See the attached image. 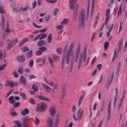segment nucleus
<instances>
[{
	"label": "nucleus",
	"instance_id": "obj_27",
	"mask_svg": "<svg viewBox=\"0 0 127 127\" xmlns=\"http://www.w3.org/2000/svg\"><path fill=\"white\" fill-rule=\"evenodd\" d=\"M105 101L104 100H102L101 103V106L100 109V111L101 112H102L104 109V108L105 103Z\"/></svg>",
	"mask_w": 127,
	"mask_h": 127
},
{
	"label": "nucleus",
	"instance_id": "obj_41",
	"mask_svg": "<svg viewBox=\"0 0 127 127\" xmlns=\"http://www.w3.org/2000/svg\"><path fill=\"white\" fill-rule=\"evenodd\" d=\"M118 92L117 90V88H116L115 89V95L114 96V98L117 99L118 97Z\"/></svg>",
	"mask_w": 127,
	"mask_h": 127
},
{
	"label": "nucleus",
	"instance_id": "obj_23",
	"mask_svg": "<svg viewBox=\"0 0 127 127\" xmlns=\"http://www.w3.org/2000/svg\"><path fill=\"white\" fill-rule=\"evenodd\" d=\"M48 60H49L51 66L52 67H55V65L54 64V61H53V59L51 58L48 57Z\"/></svg>",
	"mask_w": 127,
	"mask_h": 127
},
{
	"label": "nucleus",
	"instance_id": "obj_17",
	"mask_svg": "<svg viewBox=\"0 0 127 127\" xmlns=\"http://www.w3.org/2000/svg\"><path fill=\"white\" fill-rule=\"evenodd\" d=\"M10 114L12 117H15L17 115V114L13 108H11L10 109Z\"/></svg>",
	"mask_w": 127,
	"mask_h": 127
},
{
	"label": "nucleus",
	"instance_id": "obj_48",
	"mask_svg": "<svg viewBox=\"0 0 127 127\" xmlns=\"http://www.w3.org/2000/svg\"><path fill=\"white\" fill-rule=\"evenodd\" d=\"M22 52H25L28 51L29 50V49L27 47H24L22 50Z\"/></svg>",
	"mask_w": 127,
	"mask_h": 127
},
{
	"label": "nucleus",
	"instance_id": "obj_4",
	"mask_svg": "<svg viewBox=\"0 0 127 127\" xmlns=\"http://www.w3.org/2000/svg\"><path fill=\"white\" fill-rule=\"evenodd\" d=\"M86 59V55L83 54V53H81L80 58L79 60L78 64V69H79L81 66L82 63V60H83V62H85V61Z\"/></svg>",
	"mask_w": 127,
	"mask_h": 127
},
{
	"label": "nucleus",
	"instance_id": "obj_59",
	"mask_svg": "<svg viewBox=\"0 0 127 127\" xmlns=\"http://www.w3.org/2000/svg\"><path fill=\"white\" fill-rule=\"evenodd\" d=\"M46 1L48 2L53 3H55L57 1V0H46Z\"/></svg>",
	"mask_w": 127,
	"mask_h": 127
},
{
	"label": "nucleus",
	"instance_id": "obj_61",
	"mask_svg": "<svg viewBox=\"0 0 127 127\" xmlns=\"http://www.w3.org/2000/svg\"><path fill=\"white\" fill-rule=\"evenodd\" d=\"M32 24L34 27H35L36 28H41L42 27V26H39L36 25L35 24V23L34 22H33Z\"/></svg>",
	"mask_w": 127,
	"mask_h": 127
},
{
	"label": "nucleus",
	"instance_id": "obj_5",
	"mask_svg": "<svg viewBox=\"0 0 127 127\" xmlns=\"http://www.w3.org/2000/svg\"><path fill=\"white\" fill-rule=\"evenodd\" d=\"M67 48V46L65 47V48L64 49V52L63 54L62 57V62L61 63V69H63L64 67V64L65 63L64 60L65 59L66 55H65V53L66 52Z\"/></svg>",
	"mask_w": 127,
	"mask_h": 127
},
{
	"label": "nucleus",
	"instance_id": "obj_60",
	"mask_svg": "<svg viewBox=\"0 0 127 127\" xmlns=\"http://www.w3.org/2000/svg\"><path fill=\"white\" fill-rule=\"evenodd\" d=\"M18 72L21 74H22L23 73V69L22 67L19 68L18 71Z\"/></svg>",
	"mask_w": 127,
	"mask_h": 127
},
{
	"label": "nucleus",
	"instance_id": "obj_31",
	"mask_svg": "<svg viewBox=\"0 0 127 127\" xmlns=\"http://www.w3.org/2000/svg\"><path fill=\"white\" fill-rule=\"evenodd\" d=\"M32 89L35 91L37 92L38 91V88L37 85L34 84L32 87Z\"/></svg>",
	"mask_w": 127,
	"mask_h": 127
},
{
	"label": "nucleus",
	"instance_id": "obj_13",
	"mask_svg": "<svg viewBox=\"0 0 127 127\" xmlns=\"http://www.w3.org/2000/svg\"><path fill=\"white\" fill-rule=\"evenodd\" d=\"M37 96L38 98L42 100L50 101V100L47 97L40 95H37Z\"/></svg>",
	"mask_w": 127,
	"mask_h": 127
},
{
	"label": "nucleus",
	"instance_id": "obj_54",
	"mask_svg": "<svg viewBox=\"0 0 127 127\" xmlns=\"http://www.w3.org/2000/svg\"><path fill=\"white\" fill-rule=\"evenodd\" d=\"M96 68L98 69L99 71H100L101 67H102V65L101 64H99L96 65Z\"/></svg>",
	"mask_w": 127,
	"mask_h": 127
},
{
	"label": "nucleus",
	"instance_id": "obj_7",
	"mask_svg": "<svg viewBox=\"0 0 127 127\" xmlns=\"http://www.w3.org/2000/svg\"><path fill=\"white\" fill-rule=\"evenodd\" d=\"M16 59L18 62L21 63H23L25 61V58L24 55H22L17 56Z\"/></svg>",
	"mask_w": 127,
	"mask_h": 127
},
{
	"label": "nucleus",
	"instance_id": "obj_62",
	"mask_svg": "<svg viewBox=\"0 0 127 127\" xmlns=\"http://www.w3.org/2000/svg\"><path fill=\"white\" fill-rule=\"evenodd\" d=\"M97 105V103L95 102L94 104L93 107V110L94 111L96 109V106Z\"/></svg>",
	"mask_w": 127,
	"mask_h": 127
},
{
	"label": "nucleus",
	"instance_id": "obj_25",
	"mask_svg": "<svg viewBox=\"0 0 127 127\" xmlns=\"http://www.w3.org/2000/svg\"><path fill=\"white\" fill-rule=\"evenodd\" d=\"M81 110V108H80L78 110L77 112V114L78 117L80 116V118H81L82 116L83 111V110H82V112L81 113H80Z\"/></svg>",
	"mask_w": 127,
	"mask_h": 127
},
{
	"label": "nucleus",
	"instance_id": "obj_10",
	"mask_svg": "<svg viewBox=\"0 0 127 127\" xmlns=\"http://www.w3.org/2000/svg\"><path fill=\"white\" fill-rule=\"evenodd\" d=\"M19 82L20 84L26 85L27 81L26 78L23 76H21L19 80Z\"/></svg>",
	"mask_w": 127,
	"mask_h": 127
},
{
	"label": "nucleus",
	"instance_id": "obj_30",
	"mask_svg": "<svg viewBox=\"0 0 127 127\" xmlns=\"http://www.w3.org/2000/svg\"><path fill=\"white\" fill-rule=\"evenodd\" d=\"M52 40V34H49L47 38V41L48 43H50L51 42Z\"/></svg>",
	"mask_w": 127,
	"mask_h": 127
},
{
	"label": "nucleus",
	"instance_id": "obj_16",
	"mask_svg": "<svg viewBox=\"0 0 127 127\" xmlns=\"http://www.w3.org/2000/svg\"><path fill=\"white\" fill-rule=\"evenodd\" d=\"M60 115L59 114H57L56 115V119L55 122V125L58 126L60 121Z\"/></svg>",
	"mask_w": 127,
	"mask_h": 127
},
{
	"label": "nucleus",
	"instance_id": "obj_6",
	"mask_svg": "<svg viewBox=\"0 0 127 127\" xmlns=\"http://www.w3.org/2000/svg\"><path fill=\"white\" fill-rule=\"evenodd\" d=\"M23 120V126L24 127H26L30 123L29 122V117L28 116H26L22 118Z\"/></svg>",
	"mask_w": 127,
	"mask_h": 127
},
{
	"label": "nucleus",
	"instance_id": "obj_12",
	"mask_svg": "<svg viewBox=\"0 0 127 127\" xmlns=\"http://www.w3.org/2000/svg\"><path fill=\"white\" fill-rule=\"evenodd\" d=\"M15 82H14L13 81H8L6 82V83L10 87L13 88L17 85V84L15 83Z\"/></svg>",
	"mask_w": 127,
	"mask_h": 127
},
{
	"label": "nucleus",
	"instance_id": "obj_46",
	"mask_svg": "<svg viewBox=\"0 0 127 127\" xmlns=\"http://www.w3.org/2000/svg\"><path fill=\"white\" fill-rule=\"evenodd\" d=\"M110 9L109 8L107 9L106 11V17H110L109 16L110 13Z\"/></svg>",
	"mask_w": 127,
	"mask_h": 127
},
{
	"label": "nucleus",
	"instance_id": "obj_1",
	"mask_svg": "<svg viewBox=\"0 0 127 127\" xmlns=\"http://www.w3.org/2000/svg\"><path fill=\"white\" fill-rule=\"evenodd\" d=\"M73 44L71 43L70 44L69 48L65 56L66 63L68 64L70 60V57H71V61L70 64V68L72 71L73 68V62L74 59V57L72 53V47L73 46Z\"/></svg>",
	"mask_w": 127,
	"mask_h": 127
},
{
	"label": "nucleus",
	"instance_id": "obj_3",
	"mask_svg": "<svg viewBox=\"0 0 127 127\" xmlns=\"http://www.w3.org/2000/svg\"><path fill=\"white\" fill-rule=\"evenodd\" d=\"M37 106L36 110L38 112H41L45 111L47 106L46 103L44 102H42L41 105Z\"/></svg>",
	"mask_w": 127,
	"mask_h": 127
},
{
	"label": "nucleus",
	"instance_id": "obj_42",
	"mask_svg": "<svg viewBox=\"0 0 127 127\" xmlns=\"http://www.w3.org/2000/svg\"><path fill=\"white\" fill-rule=\"evenodd\" d=\"M34 124L36 125H38L39 123V120L37 118H35V120L34 121Z\"/></svg>",
	"mask_w": 127,
	"mask_h": 127
},
{
	"label": "nucleus",
	"instance_id": "obj_55",
	"mask_svg": "<svg viewBox=\"0 0 127 127\" xmlns=\"http://www.w3.org/2000/svg\"><path fill=\"white\" fill-rule=\"evenodd\" d=\"M13 10L15 12H20V10L18 9L15 8V7H13L12 8Z\"/></svg>",
	"mask_w": 127,
	"mask_h": 127
},
{
	"label": "nucleus",
	"instance_id": "obj_21",
	"mask_svg": "<svg viewBox=\"0 0 127 127\" xmlns=\"http://www.w3.org/2000/svg\"><path fill=\"white\" fill-rule=\"evenodd\" d=\"M78 15V12L73 11V16L72 17V21L74 22L76 21Z\"/></svg>",
	"mask_w": 127,
	"mask_h": 127
},
{
	"label": "nucleus",
	"instance_id": "obj_28",
	"mask_svg": "<svg viewBox=\"0 0 127 127\" xmlns=\"http://www.w3.org/2000/svg\"><path fill=\"white\" fill-rule=\"evenodd\" d=\"M32 50H31L29 52L27 53V57L28 58H29L32 56Z\"/></svg>",
	"mask_w": 127,
	"mask_h": 127
},
{
	"label": "nucleus",
	"instance_id": "obj_19",
	"mask_svg": "<svg viewBox=\"0 0 127 127\" xmlns=\"http://www.w3.org/2000/svg\"><path fill=\"white\" fill-rule=\"evenodd\" d=\"M42 85L44 87V88L45 89V91L46 92H50V88L47 85L42 83Z\"/></svg>",
	"mask_w": 127,
	"mask_h": 127
},
{
	"label": "nucleus",
	"instance_id": "obj_56",
	"mask_svg": "<svg viewBox=\"0 0 127 127\" xmlns=\"http://www.w3.org/2000/svg\"><path fill=\"white\" fill-rule=\"evenodd\" d=\"M62 49V48L61 47L57 48L56 49V52L57 53L60 54H61L62 52L61 51Z\"/></svg>",
	"mask_w": 127,
	"mask_h": 127
},
{
	"label": "nucleus",
	"instance_id": "obj_9",
	"mask_svg": "<svg viewBox=\"0 0 127 127\" xmlns=\"http://www.w3.org/2000/svg\"><path fill=\"white\" fill-rule=\"evenodd\" d=\"M77 0H70L69 1V6L70 9L73 10L74 8V3Z\"/></svg>",
	"mask_w": 127,
	"mask_h": 127
},
{
	"label": "nucleus",
	"instance_id": "obj_34",
	"mask_svg": "<svg viewBox=\"0 0 127 127\" xmlns=\"http://www.w3.org/2000/svg\"><path fill=\"white\" fill-rule=\"evenodd\" d=\"M38 49L42 52V53L43 52H45L47 50L46 48L45 47H42L39 48Z\"/></svg>",
	"mask_w": 127,
	"mask_h": 127
},
{
	"label": "nucleus",
	"instance_id": "obj_45",
	"mask_svg": "<svg viewBox=\"0 0 127 127\" xmlns=\"http://www.w3.org/2000/svg\"><path fill=\"white\" fill-rule=\"evenodd\" d=\"M59 11V9L58 8H55L53 10V15L54 16L57 15L58 11Z\"/></svg>",
	"mask_w": 127,
	"mask_h": 127
},
{
	"label": "nucleus",
	"instance_id": "obj_33",
	"mask_svg": "<svg viewBox=\"0 0 127 127\" xmlns=\"http://www.w3.org/2000/svg\"><path fill=\"white\" fill-rule=\"evenodd\" d=\"M112 100H110L109 102L107 108V111H111V108Z\"/></svg>",
	"mask_w": 127,
	"mask_h": 127
},
{
	"label": "nucleus",
	"instance_id": "obj_39",
	"mask_svg": "<svg viewBox=\"0 0 127 127\" xmlns=\"http://www.w3.org/2000/svg\"><path fill=\"white\" fill-rule=\"evenodd\" d=\"M0 13L1 14H4L5 13V10L2 5H1L0 6Z\"/></svg>",
	"mask_w": 127,
	"mask_h": 127
},
{
	"label": "nucleus",
	"instance_id": "obj_32",
	"mask_svg": "<svg viewBox=\"0 0 127 127\" xmlns=\"http://www.w3.org/2000/svg\"><path fill=\"white\" fill-rule=\"evenodd\" d=\"M20 95L23 98V100H25L26 98V95L25 93L21 92L20 93Z\"/></svg>",
	"mask_w": 127,
	"mask_h": 127
},
{
	"label": "nucleus",
	"instance_id": "obj_37",
	"mask_svg": "<svg viewBox=\"0 0 127 127\" xmlns=\"http://www.w3.org/2000/svg\"><path fill=\"white\" fill-rule=\"evenodd\" d=\"M14 122L16 124L18 127H21L22 125L18 121H15Z\"/></svg>",
	"mask_w": 127,
	"mask_h": 127
},
{
	"label": "nucleus",
	"instance_id": "obj_8",
	"mask_svg": "<svg viewBox=\"0 0 127 127\" xmlns=\"http://www.w3.org/2000/svg\"><path fill=\"white\" fill-rule=\"evenodd\" d=\"M53 118H48L47 121L46 127H52Z\"/></svg>",
	"mask_w": 127,
	"mask_h": 127
},
{
	"label": "nucleus",
	"instance_id": "obj_14",
	"mask_svg": "<svg viewBox=\"0 0 127 127\" xmlns=\"http://www.w3.org/2000/svg\"><path fill=\"white\" fill-rule=\"evenodd\" d=\"M29 113V110L27 108H25L24 110L21 111V114L23 116H25Z\"/></svg>",
	"mask_w": 127,
	"mask_h": 127
},
{
	"label": "nucleus",
	"instance_id": "obj_22",
	"mask_svg": "<svg viewBox=\"0 0 127 127\" xmlns=\"http://www.w3.org/2000/svg\"><path fill=\"white\" fill-rule=\"evenodd\" d=\"M28 40V38H27L23 39L19 44V47L22 46Z\"/></svg>",
	"mask_w": 127,
	"mask_h": 127
},
{
	"label": "nucleus",
	"instance_id": "obj_63",
	"mask_svg": "<svg viewBox=\"0 0 127 127\" xmlns=\"http://www.w3.org/2000/svg\"><path fill=\"white\" fill-rule=\"evenodd\" d=\"M50 18V16L48 15L45 18V21L47 22H48Z\"/></svg>",
	"mask_w": 127,
	"mask_h": 127
},
{
	"label": "nucleus",
	"instance_id": "obj_64",
	"mask_svg": "<svg viewBox=\"0 0 127 127\" xmlns=\"http://www.w3.org/2000/svg\"><path fill=\"white\" fill-rule=\"evenodd\" d=\"M13 75L14 77L15 78H18V75L16 72L14 71L13 73Z\"/></svg>",
	"mask_w": 127,
	"mask_h": 127
},
{
	"label": "nucleus",
	"instance_id": "obj_49",
	"mask_svg": "<svg viewBox=\"0 0 127 127\" xmlns=\"http://www.w3.org/2000/svg\"><path fill=\"white\" fill-rule=\"evenodd\" d=\"M58 30L62 29L64 28L63 24H61L60 26H58L57 27Z\"/></svg>",
	"mask_w": 127,
	"mask_h": 127
},
{
	"label": "nucleus",
	"instance_id": "obj_24",
	"mask_svg": "<svg viewBox=\"0 0 127 127\" xmlns=\"http://www.w3.org/2000/svg\"><path fill=\"white\" fill-rule=\"evenodd\" d=\"M14 96H11L9 98V102L11 104H12L15 102V101L14 99Z\"/></svg>",
	"mask_w": 127,
	"mask_h": 127
},
{
	"label": "nucleus",
	"instance_id": "obj_44",
	"mask_svg": "<svg viewBox=\"0 0 127 127\" xmlns=\"http://www.w3.org/2000/svg\"><path fill=\"white\" fill-rule=\"evenodd\" d=\"M20 105V103L18 102H16L13 105V106L14 107H16L19 106Z\"/></svg>",
	"mask_w": 127,
	"mask_h": 127
},
{
	"label": "nucleus",
	"instance_id": "obj_58",
	"mask_svg": "<svg viewBox=\"0 0 127 127\" xmlns=\"http://www.w3.org/2000/svg\"><path fill=\"white\" fill-rule=\"evenodd\" d=\"M47 36V35L46 34H44L42 35L39 38V39L40 40L43 39L45 38Z\"/></svg>",
	"mask_w": 127,
	"mask_h": 127
},
{
	"label": "nucleus",
	"instance_id": "obj_52",
	"mask_svg": "<svg viewBox=\"0 0 127 127\" xmlns=\"http://www.w3.org/2000/svg\"><path fill=\"white\" fill-rule=\"evenodd\" d=\"M96 59V57H95L93 59L91 63V65L92 66L93 65L94 63L95 62V60Z\"/></svg>",
	"mask_w": 127,
	"mask_h": 127
},
{
	"label": "nucleus",
	"instance_id": "obj_43",
	"mask_svg": "<svg viewBox=\"0 0 127 127\" xmlns=\"http://www.w3.org/2000/svg\"><path fill=\"white\" fill-rule=\"evenodd\" d=\"M29 101L31 104L33 105L35 104V101L33 98H30Z\"/></svg>",
	"mask_w": 127,
	"mask_h": 127
},
{
	"label": "nucleus",
	"instance_id": "obj_2",
	"mask_svg": "<svg viewBox=\"0 0 127 127\" xmlns=\"http://www.w3.org/2000/svg\"><path fill=\"white\" fill-rule=\"evenodd\" d=\"M85 20V10L83 9L80 11L79 17V21H80L81 27L83 28L84 25Z\"/></svg>",
	"mask_w": 127,
	"mask_h": 127
},
{
	"label": "nucleus",
	"instance_id": "obj_38",
	"mask_svg": "<svg viewBox=\"0 0 127 127\" xmlns=\"http://www.w3.org/2000/svg\"><path fill=\"white\" fill-rule=\"evenodd\" d=\"M5 17L4 16L2 15H1V24H5Z\"/></svg>",
	"mask_w": 127,
	"mask_h": 127
},
{
	"label": "nucleus",
	"instance_id": "obj_57",
	"mask_svg": "<svg viewBox=\"0 0 127 127\" xmlns=\"http://www.w3.org/2000/svg\"><path fill=\"white\" fill-rule=\"evenodd\" d=\"M87 46L86 44V45H85V47L84 48V50L83 52V54L86 55V50L87 49Z\"/></svg>",
	"mask_w": 127,
	"mask_h": 127
},
{
	"label": "nucleus",
	"instance_id": "obj_29",
	"mask_svg": "<svg viewBox=\"0 0 127 127\" xmlns=\"http://www.w3.org/2000/svg\"><path fill=\"white\" fill-rule=\"evenodd\" d=\"M112 80H110L109 79H108L106 83V88H108V86H109L110 84H111L112 82Z\"/></svg>",
	"mask_w": 127,
	"mask_h": 127
},
{
	"label": "nucleus",
	"instance_id": "obj_11",
	"mask_svg": "<svg viewBox=\"0 0 127 127\" xmlns=\"http://www.w3.org/2000/svg\"><path fill=\"white\" fill-rule=\"evenodd\" d=\"M49 112L51 116H54L56 113L55 108L54 107H52L49 109Z\"/></svg>",
	"mask_w": 127,
	"mask_h": 127
},
{
	"label": "nucleus",
	"instance_id": "obj_36",
	"mask_svg": "<svg viewBox=\"0 0 127 127\" xmlns=\"http://www.w3.org/2000/svg\"><path fill=\"white\" fill-rule=\"evenodd\" d=\"M68 20L67 19H64L61 23L62 24H64L65 25H66L68 22Z\"/></svg>",
	"mask_w": 127,
	"mask_h": 127
},
{
	"label": "nucleus",
	"instance_id": "obj_26",
	"mask_svg": "<svg viewBox=\"0 0 127 127\" xmlns=\"http://www.w3.org/2000/svg\"><path fill=\"white\" fill-rule=\"evenodd\" d=\"M44 43V41L43 40H40L38 41L37 44L38 46H43Z\"/></svg>",
	"mask_w": 127,
	"mask_h": 127
},
{
	"label": "nucleus",
	"instance_id": "obj_15",
	"mask_svg": "<svg viewBox=\"0 0 127 127\" xmlns=\"http://www.w3.org/2000/svg\"><path fill=\"white\" fill-rule=\"evenodd\" d=\"M85 95V93L84 92V93L81 96L78 103V106H79L80 105L81 102L83 100Z\"/></svg>",
	"mask_w": 127,
	"mask_h": 127
},
{
	"label": "nucleus",
	"instance_id": "obj_18",
	"mask_svg": "<svg viewBox=\"0 0 127 127\" xmlns=\"http://www.w3.org/2000/svg\"><path fill=\"white\" fill-rule=\"evenodd\" d=\"M6 21L7 22L6 24V29L5 30V31L7 32H11V31L9 30V21L8 20H7Z\"/></svg>",
	"mask_w": 127,
	"mask_h": 127
},
{
	"label": "nucleus",
	"instance_id": "obj_40",
	"mask_svg": "<svg viewBox=\"0 0 127 127\" xmlns=\"http://www.w3.org/2000/svg\"><path fill=\"white\" fill-rule=\"evenodd\" d=\"M108 114L107 116L106 119L107 121L109 120L111 117L110 113L111 111H107Z\"/></svg>",
	"mask_w": 127,
	"mask_h": 127
},
{
	"label": "nucleus",
	"instance_id": "obj_53",
	"mask_svg": "<svg viewBox=\"0 0 127 127\" xmlns=\"http://www.w3.org/2000/svg\"><path fill=\"white\" fill-rule=\"evenodd\" d=\"M33 61L32 60H31L30 62L29 65L31 67H33Z\"/></svg>",
	"mask_w": 127,
	"mask_h": 127
},
{
	"label": "nucleus",
	"instance_id": "obj_51",
	"mask_svg": "<svg viewBox=\"0 0 127 127\" xmlns=\"http://www.w3.org/2000/svg\"><path fill=\"white\" fill-rule=\"evenodd\" d=\"M53 59L56 62L57 60L59 58V57L56 55H53Z\"/></svg>",
	"mask_w": 127,
	"mask_h": 127
},
{
	"label": "nucleus",
	"instance_id": "obj_35",
	"mask_svg": "<svg viewBox=\"0 0 127 127\" xmlns=\"http://www.w3.org/2000/svg\"><path fill=\"white\" fill-rule=\"evenodd\" d=\"M14 45V44H11V43H8L7 47V50H9Z\"/></svg>",
	"mask_w": 127,
	"mask_h": 127
},
{
	"label": "nucleus",
	"instance_id": "obj_20",
	"mask_svg": "<svg viewBox=\"0 0 127 127\" xmlns=\"http://www.w3.org/2000/svg\"><path fill=\"white\" fill-rule=\"evenodd\" d=\"M109 46V43L108 41L105 42L104 44V51L107 50Z\"/></svg>",
	"mask_w": 127,
	"mask_h": 127
},
{
	"label": "nucleus",
	"instance_id": "obj_50",
	"mask_svg": "<svg viewBox=\"0 0 127 127\" xmlns=\"http://www.w3.org/2000/svg\"><path fill=\"white\" fill-rule=\"evenodd\" d=\"M42 54V52L40 50L36 51L35 53V54L37 56L40 55H41Z\"/></svg>",
	"mask_w": 127,
	"mask_h": 127
},
{
	"label": "nucleus",
	"instance_id": "obj_47",
	"mask_svg": "<svg viewBox=\"0 0 127 127\" xmlns=\"http://www.w3.org/2000/svg\"><path fill=\"white\" fill-rule=\"evenodd\" d=\"M7 66V65L6 64L2 65L1 66H0V71H1L4 69L5 67Z\"/></svg>",
	"mask_w": 127,
	"mask_h": 127
}]
</instances>
